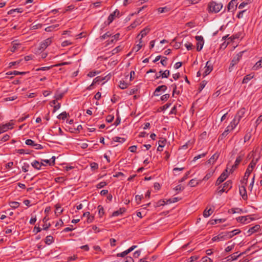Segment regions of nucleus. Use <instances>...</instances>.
<instances>
[{"label":"nucleus","instance_id":"obj_49","mask_svg":"<svg viewBox=\"0 0 262 262\" xmlns=\"http://www.w3.org/2000/svg\"><path fill=\"white\" fill-rule=\"evenodd\" d=\"M29 167H30V166L28 163H24V165L22 166V167H21L22 170L24 172H27L28 171V168Z\"/></svg>","mask_w":262,"mask_h":262},{"label":"nucleus","instance_id":"obj_7","mask_svg":"<svg viewBox=\"0 0 262 262\" xmlns=\"http://www.w3.org/2000/svg\"><path fill=\"white\" fill-rule=\"evenodd\" d=\"M52 42V38L51 37L48 38L43 40L40 43L39 50H44L46 49Z\"/></svg>","mask_w":262,"mask_h":262},{"label":"nucleus","instance_id":"obj_10","mask_svg":"<svg viewBox=\"0 0 262 262\" xmlns=\"http://www.w3.org/2000/svg\"><path fill=\"white\" fill-rule=\"evenodd\" d=\"M246 185H247L243 184V185H242L241 187H239V193L242 195L243 199L244 200H246L247 199V191H246Z\"/></svg>","mask_w":262,"mask_h":262},{"label":"nucleus","instance_id":"obj_43","mask_svg":"<svg viewBox=\"0 0 262 262\" xmlns=\"http://www.w3.org/2000/svg\"><path fill=\"white\" fill-rule=\"evenodd\" d=\"M139 24V21L135 20L134 21L128 28L130 29H133L136 28Z\"/></svg>","mask_w":262,"mask_h":262},{"label":"nucleus","instance_id":"obj_55","mask_svg":"<svg viewBox=\"0 0 262 262\" xmlns=\"http://www.w3.org/2000/svg\"><path fill=\"white\" fill-rule=\"evenodd\" d=\"M54 180L56 183H62L64 181V179L63 177H57Z\"/></svg>","mask_w":262,"mask_h":262},{"label":"nucleus","instance_id":"obj_50","mask_svg":"<svg viewBox=\"0 0 262 262\" xmlns=\"http://www.w3.org/2000/svg\"><path fill=\"white\" fill-rule=\"evenodd\" d=\"M206 155V153H203L202 154L199 155H198V156H196L194 157L193 161H195L199 159L200 158L204 157Z\"/></svg>","mask_w":262,"mask_h":262},{"label":"nucleus","instance_id":"obj_21","mask_svg":"<svg viewBox=\"0 0 262 262\" xmlns=\"http://www.w3.org/2000/svg\"><path fill=\"white\" fill-rule=\"evenodd\" d=\"M32 166L36 169H40L41 166L44 165L42 163H40L38 161L35 160L31 163Z\"/></svg>","mask_w":262,"mask_h":262},{"label":"nucleus","instance_id":"obj_24","mask_svg":"<svg viewBox=\"0 0 262 262\" xmlns=\"http://www.w3.org/2000/svg\"><path fill=\"white\" fill-rule=\"evenodd\" d=\"M213 212V210L212 209H211V208L208 209V208L207 207L204 211L203 216L205 217H207L209 216H210Z\"/></svg>","mask_w":262,"mask_h":262},{"label":"nucleus","instance_id":"obj_60","mask_svg":"<svg viewBox=\"0 0 262 262\" xmlns=\"http://www.w3.org/2000/svg\"><path fill=\"white\" fill-rule=\"evenodd\" d=\"M10 138V136L9 135L6 134L1 139V141L2 142H5L8 141Z\"/></svg>","mask_w":262,"mask_h":262},{"label":"nucleus","instance_id":"obj_45","mask_svg":"<svg viewBox=\"0 0 262 262\" xmlns=\"http://www.w3.org/2000/svg\"><path fill=\"white\" fill-rule=\"evenodd\" d=\"M56 207V210H55V213L56 214L57 212L59 214H60L62 212L63 210L61 209V206L59 204H57L55 206Z\"/></svg>","mask_w":262,"mask_h":262},{"label":"nucleus","instance_id":"obj_61","mask_svg":"<svg viewBox=\"0 0 262 262\" xmlns=\"http://www.w3.org/2000/svg\"><path fill=\"white\" fill-rule=\"evenodd\" d=\"M169 98V94H166L165 95H163L162 96H161V100L162 101H166L167 100L168 98Z\"/></svg>","mask_w":262,"mask_h":262},{"label":"nucleus","instance_id":"obj_13","mask_svg":"<svg viewBox=\"0 0 262 262\" xmlns=\"http://www.w3.org/2000/svg\"><path fill=\"white\" fill-rule=\"evenodd\" d=\"M259 229L260 226L259 225H256L250 228L247 231L248 235H251L252 234L257 232Z\"/></svg>","mask_w":262,"mask_h":262},{"label":"nucleus","instance_id":"obj_17","mask_svg":"<svg viewBox=\"0 0 262 262\" xmlns=\"http://www.w3.org/2000/svg\"><path fill=\"white\" fill-rule=\"evenodd\" d=\"M166 89H167V86L165 85L159 86L156 89V90L154 92V95L155 96H159L160 94H158L159 92H160L161 91L164 92L166 90Z\"/></svg>","mask_w":262,"mask_h":262},{"label":"nucleus","instance_id":"obj_47","mask_svg":"<svg viewBox=\"0 0 262 262\" xmlns=\"http://www.w3.org/2000/svg\"><path fill=\"white\" fill-rule=\"evenodd\" d=\"M167 58L166 57H163L162 59L161 60V63L163 66H166L167 64Z\"/></svg>","mask_w":262,"mask_h":262},{"label":"nucleus","instance_id":"obj_8","mask_svg":"<svg viewBox=\"0 0 262 262\" xmlns=\"http://www.w3.org/2000/svg\"><path fill=\"white\" fill-rule=\"evenodd\" d=\"M205 71L203 73V76L205 77L208 75L213 70V66L210 61H208L205 67Z\"/></svg>","mask_w":262,"mask_h":262},{"label":"nucleus","instance_id":"obj_38","mask_svg":"<svg viewBox=\"0 0 262 262\" xmlns=\"http://www.w3.org/2000/svg\"><path fill=\"white\" fill-rule=\"evenodd\" d=\"M169 74H170L169 71L166 70L165 71L163 72V73L161 74H160V76H161V77L162 78H168V76H169Z\"/></svg>","mask_w":262,"mask_h":262},{"label":"nucleus","instance_id":"obj_26","mask_svg":"<svg viewBox=\"0 0 262 262\" xmlns=\"http://www.w3.org/2000/svg\"><path fill=\"white\" fill-rule=\"evenodd\" d=\"M12 47L11 49V51L12 52H15L19 47L20 46V43H18L15 42V41H13L12 42Z\"/></svg>","mask_w":262,"mask_h":262},{"label":"nucleus","instance_id":"obj_14","mask_svg":"<svg viewBox=\"0 0 262 262\" xmlns=\"http://www.w3.org/2000/svg\"><path fill=\"white\" fill-rule=\"evenodd\" d=\"M251 220V219L249 217V216H239L237 218V221L242 223L246 224L248 223Z\"/></svg>","mask_w":262,"mask_h":262},{"label":"nucleus","instance_id":"obj_42","mask_svg":"<svg viewBox=\"0 0 262 262\" xmlns=\"http://www.w3.org/2000/svg\"><path fill=\"white\" fill-rule=\"evenodd\" d=\"M179 200H180V199L179 198L175 197V198H171V199H169V200H168L167 201V203L170 204V203H172L177 202H178Z\"/></svg>","mask_w":262,"mask_h":262},{"label":"nucleus","instance_id":"obj_63","mask_svg":"<svg viewBox=\"0 0 262 262\" xmlns=\"http://www.w3.org/2000/svg\"><path fill=\"white\" fill-rule=\"evenodd\" d=\"M166 203L164 200H160L157 202V206L160 207L165 205Z\"/></svg>","mask_w":262,"mask_h":262},{"label":"nucleus","instance_id":"obj_23","mask_svg":"<svg viewBox=\"0 0 262 262\" xmlns=\"http://www.w3.org/2000/svg\"><path fill=\"white\" fill-rule=\"evenodd\" d=\"M149 31L150 29L148 27H146L141 31L140 34L138 35V36L140 35L141 38L142 39L143 37H144L147 35V34L149 32Z\"/></svg>","mask_w":262,"mask_h":262},{"label":"nucleus","instance_id":"obj_29","mask_svg":"<svg viewBox=\"0 0 262 262\" xmlns=\"http://www.w3.org/2000/svg\"><path fill=\"white\" fill-rule=\"evenodd\" d=\"M54 238L52 236L48 235L46 237L45 242L47 245L51 244L53 242Z\"/></svg>","mask_w":262,"mask_h":262},{"label":"nucleus","instance_id":"obj_1","mask_svg":"<svg viewBox=\"0 0 262 262\" xmlns=\"http://www.w3.org/2000/svg\"><path fill=\"white\" fill-rule=\"evenodd\" d=\"M239 229H235L231 231L222 232L212 238L213 242L224 241L232 238L233 236L241 233Z\"/></svg>","mask_w":262,"mask_h":262},{"label":"nucleus","instance_id":"obj_52","mask_svg":"<svg viewBox=\"0 0 262 262\" xmlns=\"http://www.w3.org/2000/svg\"><path fill=\"white\" fill-rule=\"evenodd\" d=\"M206 83H207V82L205 81H203L200 83V87L199 89L200 91H201L204 88Z\"/></svg>","mask_w":262,"mask_h":262},{"label":"nucleus","instance_id":"obj_54","mask_svg":"<svg viewBox=\"0 0 262 262\" xmlns=\"http://www.w3.org/2000/svg\"><path fill=\"white\" fill-rule=\"evenodd\" d=\"M17 97L16 96H13L12 97H9L5 98V101H13L16 99Z\"/></svg>","mask_w":262,"mask_h":262},{"label":"nucleus","instance_id":"obj_19","mask_svg":"<svg viewBox=\"0 0 262 262\" xmlns=\"http://www.w3.org/2000/svg\"><path fill=\"white\" fill-rule=\"evenodd\" d=\"M228 173V168H226L221 174V176L218 178V179L220 180L222 182H223L228 177L227 174Z\"/></svg>","mask_w":262,"mask_h":262},{"label":"nucleus","instance_id":"obj_59","mask_svg":"<svg viewBox=\"0 0 262 262\" xmlns=\"http://www.w3.org/2000/svg\"><path fill=\"white\" fill-rule=\"evenodd\" d=\"M91 167L93 170L97 169L98 168V164L95 162L92 163L91 164Z\"/></svg>","mask_w":262,"mask_h":262},{"label":"nucleus","instance_id":"obj_28","mask_svg":"<svg viewBox=\"0 0 262 262\" xmlns=\"http://www.w3.org/2000/svg\"><path fill=\"white\" fill-rule=\"evenodd\" d=\"M253 75L249 74L245 76L243 80V83H247L252 78H253Z\"/></svg>","mask_w":262,"mask_h":262},{"label":"nucleus","instance_id":"obj_32","mask_svg":"<svg viewBox=\"0 0 262 262\" xmlns=\"http://www.w3.org/2000/svg\"><path fill=\"white\" fill-rule=\"evenodd\" d=\"M97 209L98 210V214H99V217H102V216L104 214V211L103 207L101 205H99L98 206Z\"/></svg>","mask_w":262,"mask_h":262},{"label":"nucleus","instance_id":"obj_5","mask_svg":"<svg viewBox=\"0 0 262 262\" xmlns=\"http://www.w3.org/2000/svg\"><path fill=\"white\" fill-rule=\"evenodd\" d=\"M231 188L232 181L231 180H228L224 184L223 188L218 191V193L220 194H221L224 192H227Z\"/></svg>","mask_w":262,"mask_h":262},{"label":"nucleus","instance_id":"obj_48","mask_svg":"<svg viewBox=\"0 0 262 262\" xmlns=\"http://www.w3.org/2000/svg\"><path fill=\"white\" fill-rule=\"evenodd\" d=\"M53 66H51V67H43L41 68H38L36 70V71H47L50 69L51 68L53 67Z\"/></svg>","mask_w":262,"mask_h":262},{"label":"nucleus","instance_id":"obj_16","mask_svg":"<svg viewBox=\"0 0 262 262\" xmlns=\"http://www.w3.org/2000/svg\"><path fill=\"white\" fill-rule=\"evenodd\" d=\"M12 125V124L9 123H6L5 124H3L2 125H0V131H1V133L6 132L9 129L11 128Z\"/></svg>","mask_w":262,"mask_h":262},{"label":"nucleus","instance_id":"obj_58","mask_svg":"<svg viewBox=\"0 0 262 262\" xmlns=\"http://www.w3.org/2000/svg\"><path fill=\"white\" fill-rule=\"evenodd\" d=\"M98 73L99 72L96 71H91L88 73V76L90 77H93L96 75L97 74H98Z\"/></svg>","mask_w":262,"mask_h":262},{"label":"nucleus","instance_id":"obj_57","mask_svg":"<svg viewBox=\"0 0 262 262\" xmlns=\"http://www.w3.org/2000/svg\"><path fill=\"white\" fill-rule=\"evenodd\" d=\"M112 35L110 32H107L101 36V38L105 39Z\"/></svg>","mask_w":262,"mask_h":262},{"label":"nucleus","instance_id":"obj_11","mask_svg":"<svg viewBox=\"0 0 262 262\" xmlns=\"http://www.w3.org/2000/svg\"><path fill=\"white\" fill-rule=\"evenodd\" d=\"M242 159L243 156L242 155H239L236 158L234 164L232 166V168L231 169V172H233L234 170L237 167Z\"/></svg>","mask_w":262,"mask_h":262},{"label":"nucleus","instance_id":"obj_31","mask_svg":"<svg viewBox=\"0 0 262 262\" xmlns=\"http://www.w3.org/2000/svg\"><path fill=\"white\" fill-rule=\"evenodd\" d=\"M261 67H262V58L253 66V70H257Z\"/></svg>","mask_w":262,"mask_h":262},{"label":"nucleus","instance_id":"obj_56","mask_svg":"<svg viewBox=\"0 0 262 262\" xmlns=\"http://www.w3.org/2000/svg\"><path fill=\"white\" fill-rule=\"evenodd\" d=\"M104 80V78H101L100 77H97L93 80V83H97L98 82H101Z\"/></svg>","mask_w":262,"mask_h":262},{"label":"nucleus","instance_id":"obj_62","mask_svg":"<svg viewBox=\"0 0 262 262\" xmlns=\"http://www.w3.org/2000/svg\"><path fill=\"white\" fill-rule=\"evenodd\" d=\"M251 134L247 133L245 135L244 137V142H246L247 141H248L250 138H251Z\"/></svg>","mask_w":262,"mask_h":262},{"label":"nucleus","instance_id":"obj_41","mask_svg":"<svg viewBox=\"0 0 262 262\" xmlns=\"http://www.w3.org/2000/svg\"><path fill=\"white\" fill-rule=\"evenodd\" d=\"M136 247H137V246L133 245L132 247H130L129 249H128L127 250L124 251V252L125 253V255H127L128 253H129L132 251H133Z\"/></svg>","mask_w":262,"mask_h":262},{"label":"nucleus","instance_id":"obj_40","mask_svg":"<svg viewBox=\"0 0 262 262\" xmlns=\"http://www.w3.org/2000/svg\"><path fill=\"white\" fill-rule=\"evenodd\" d=\"M136 247H137V246L133 245L132 247H130L129 249H128L127 250L124 251V252L125 253V255H127L128 253H129L132 251H133Z\"/></svg>","mask_w":262,"mask_h":262},{"label":"nucleus","instance_id":"obj_34","mask_svg":"<svg viewBox=\"0 0 262 262\" xmlns=\"http://www.w3.org/2000/svg\"><path fill=\"white\" fill-rule=\"evenodd\" d=\"M214 172V170H211V171L208 172V173L204 177L203 180L206 181V180H208L213 174Z\"/></svg>","mask_w":262,"mask_h":262},{"label":"nucleus","instance_id":"obj_6","mask_svg":"<svg viewBox=\"0 0 262 262\" xmlns=\"http://www.w3.org/2000/svg\"><path fill=\"white\" fill-rule=\"evenodd\" d=\"M195 38L198 41L196 43V50L200 51L202 49L204 44L203 37L202 36H196Z\"/></svg>","mask_w":262,"mask_h":262},{"label":"nucleus","instance_id":"obj_46","mask_svg":"<svg viewBox=\"0 0 262 262\" xmlns=\"http://www.w3.org/2000/svg\"><path fill=\"white\" fill-rule=\"evenodd\" d=\"M114 119V116L112 115H108L106 118V121L108 122H112Z\"/></svg>","mask_w":262,"mask_h":262},{"label":"nucleus","instance_id":"obj_36","mask_svg":"<svg viewBox=\"0 0 262 262\" xmlns=\"http://www.w3.org/2000/svg\"><path fill=\"white\" fill-rule=\"evenodd\" d=\"M68 115H69V114L68 113H67L66 112H63L62 113H61L60 114H59L57 116V118L59 119L64 120L67 117V116Z\"/></svg>","mask_w":262,"mask_h":262},{"label":"nucleus","instance_id":"obj_4","mask_svg":"<svg viewBox=\"0 0 262 262\" xmlns=\"http://www.w3.org/2000/svg\"><path fill=\"white\" fill-rule=\"evenodd\" d=\"M244 52V51L240 52L233 57L231 62L230 66L229 68L230 71H231V69L239 62L243 56Z\"/></svg>","mask_w":262,"mask_h":262},{"label":"nucleus","instance_id":"obj_35","mask_svg":"<svg viewBox=\"0 0 262 262\" xmlns=\"http://www.w3.org/2000/svg\"><path fill=\"white\" fill-rule=\"evenodd\" d=\"M128 84L124 81H120L119 84V87L121 89H125L128 87Z\"/></svg>","mask_w":262,"mask_h":262},{"label":"nucleus","instance_id":"obj_2","mask_svg":"<svg viewBox=\"0 0 262 262\" xmlns=\"http://www.w3.org/2000/svg\"><path fill=\"white\" fill-rule=\"evenodd\" d=\"M257 159H256L255 161L254 160H252V161L250 163L249 165H248L247 170L246 171V172L245 173V175L243 178V180L242 181V183L243 184H245V185H247L248 179L251 174V172L252 171L254 167H255V165L256 164V163L257 162Z\"/></svg>","mask_w":262,"mask_h":262},{"label":"nucleus","instance_id":"obj_12","mask_svg":"<svg viewBox=\"0 0 262 262\" xmlns=\"http://www.w3.org/2000/svg\"><path fill=\"white\" fill-rule=\"evenodd\" d=\"M119 13V11L117 9L114 11L113 13H111L108 17V24H110L114 20L116 15H118Z\"/></svg>","mask_w":262,"mask_h":262},{"label":"nucleus","instance_id":"obj_51","mask_svg":"<svg viewBox=\"0 0 262 262\" xmlns=\"http://www.w3.org/2000/svg\"><path fill=\"white\" fill-rule=\"evenodd\" d=\"M222 222V219H215V220H212L210 221V223L211 225H214L217 224V223H221Z\"/></svg>","mask_w":262,"mask_h":262},{"label":"nucleus","instance_id":"obj_44","mask_svg":"<svg viewBox=\"0 0 262 262\" xmlns=\"http://www.w3.org/2000/svg\"><path fill=\"white\" fill-rule=\"evenodd\" d=\"M106 185L107 183L105 182H101L96 185V187L97 188L100 189L104 187Z\"/></svg>","mask_w":262,"mask_h":262},{"label":"nucleus","instance_id":"obj_9","mask_svg":"<svg viewBox=\"0 0 262 262\" xmlns=\"http://www.w3.org/2000/svg\"><path fill=\"white\" fill-rule=\"evenodd\" d=\"M237 3V0H231L227 6V9L228 11H233L236 9Z\"/></svg>","mask_w":262,"mask_h":262},{"label":"nucleus","instance_id":"obj_20","mask_svg":"<svg viewBox=\"0 0 262 262\" xmlns=\"http://www.w3.org/2000/svg\"><path fill=\"white\" fill-rule=\"evenodd\" d=\"M141 43H142V40H141V38H140V40H139V43L136 46H135L132 49V51L128 53L127 56H129L131 54L132 52H137L138 51H139L142 46L141 45Z\"/></svg>","mask_w":262,"mask_h":262},{"label":"nucleus","instance_id":"obj_22","mask_svg":"<svg viewBox=\"0 0 262 262\" xmlns=\"http://www.w3.org/2000/svg\"><path fill=\"white\" fill-rule=\"evenodd\" d=\"M219 157V154L217 152L215 153L212 155L211 158L207 161L208 164L213 163Z\"/></svg>","mask_w":262,"mask_h":262},{"label":"nucleus","instance_id":"obj_64","mask_svg":"<svg viewBox=\"0 0 262 262\" xmlns=\"http://www.w3.org/2000/svg\"><path fill=\"white\" fill-rule=\"evenodd\" d=\"M11 206L14 208H17L19 206V203L17 202H12L11 203Z\"/></svg>","mask_w":262,"mask_h":262},{"label":"nucleus","instance_id":"obj_18","mask_svg":"<svg viewBox=\"0 0 262 262\" xmlns=\"http://www.w3.org/2000/svg\"><path fill=\"white\" fill-rule=\"evenodd\" d=\"M239 122V121L234 118V119L230 122V125L227 128L230 129V130H233L238 124Z\"/></svg>","mask_w":262,"mask_h":262},{"label":"nucleus","instance_id":"obj_27","mask_svg":"<svg viewBox=\"0 0 262 262\" xmlns=\"http://www.w3.org/2000/svg\"><path fill=\"white\" fill-rule=\"evenodd\" d=\"M170 8L167 6L164 7H160L158 9V12L160 13L168 12L170 11Z\"/></svg>","mask_w":262,"mask_h":262},{"label":"nucleus","instance_id":"obj_33","mask_svg":"<svg viewBox=\"0 0 262 262\" xmlns=\"http://www.w3.org/2000/svg\"><path fill=\"white\" fill-rule=\"evenodd\" d=\"M243 254V253H240L239 254H237V252L234 253L230 256V258L229 259H231L232 260H236L238 257L241 256Z\"/></svg>","mask_w":262,"mask_h":262},{"label":"nucleus","instance_id":"obj_37","mask_svg":"<svg viewBox=\"0 0 262 262\" xmlns=\"http://www.w3.org/2000/svg\"><path fill=\"white\" fill-rule=\"evenodd\" d=\"M198 184H199V182H197L195 179L191 180L188 183V185L190 187H195V186H196Z\"/></svg>","mask_w":262,"mask_h":262},{"label":"nucleus","instance_id":"obj_3","mask_svg":"<svg viewBox=\"0 0 262 262\" xmlns=\"http://www.w3.org/2000/svg\"><path fill=\"white\" fill-rule=\"evenodd\" d=\"M221 3H217L215 1H211L208 4V11L211 13H218L223 8Z\"/></svg>","mask_w":262,"mask_h":262},{"label":"nucleus","instance_id":"obj_30","mask_svg":"<svg viewBox=\"0 0 262 262\" xmlns=\"http://www.w3.org/2000/svg\"><path fill=\"white\" fill-rule=\"evenodd\" d=\"M113 141L116 142H119L122 143L126 141V139L124 138L115 137L113 138Z\"/></svg>","mask_w":262,"mask_h":262},{"label":"nucleus","instance_id":"obj_25","mask_svg":"<svg viewBox=\"0 0 262 262\" xmlns=\"http://www.w3.org/2000/svg\"><path fill=\"white\" fill-rule=\"evenodd\" d=\"M125 211V209L124 208H120L119 210L115 211L112 213V216H117L120 214H122Z\"/></svg>","mask_w":262,"mask_h":262},{"label":"nucleus","instance_id":"obj_39","mask_svg":"<svg viewBox=\"0 0 262 262\" xmlns=\"http://www.w3.org/2000/svg\"><path fill=\"white\" fill-rule=\"evenodd\" d=\"M230 130V129H228L227 128L226 129L220 136L219 138L221 140H222L224 137H225L226 136H227L228 135Z\"/></svg>","mask_w":262,"mask_h":262},{"label":"nucleus","instance_id":"obj_53","mask_svg":"<svg viewBox=\"0 0 262 262\" xmlns=\"http://www.w3.org/2000/svg\"><path fill=\"white\" fill-rule=\"evenodd\" d=\"M26 144L28 145H30L32 146H34V145L35 144L34 142L31 139H27L26 142Z\"/></svg>","mask_w":262,"mask_h":262},{"label":"nucleus","instance_id":"obj_15","mask_svg":"<svg viewBox=\"0 0 262 262\" xmlns=\"http://www.w3.org/2000/svg\"><path fill=\"white\" fill-rule=\"evenodd\" d=\"M245 114V109L244 108H242L238 111L234 118L238 121H240V120L244 117Z\"/></svg>","mask_w":262,"mask_h":262}]
</instances>
